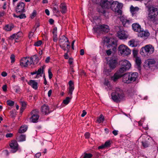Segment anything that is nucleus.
<instances>
[{"instance_id": "nucleus-1", "label": "nucleus", "mask_w": 158, "mask_h": 158, "mask_svg": "<svg viewBox=\"0 0 158 158\" xmlns=\"http://www.w3.org/2000/svg\"><path fill=\"white\" fill-rule=\"evenodd\" d=\"M148 12L147 17L148 22L154 23L156 20V17L158 15V9L151 6L147 7Z\"/></svg>"}, {"instance_id": "nucleus-2", "label": "nucleus", "mask_w": 158, "mask_h": 158, "mask_svg": "<svg viewBox=\"0 0 158 158\" xmlns=\"http://www.w3.org/2000/svg\"><path fill=\"white\" fill-rule=\"evenodd\" d=\"M118 58L116 56H113L108 62L110 69H105L104 72L107 76L109 75L110 73L116 67L118 63Z\"/></svg>"}, {"instance_id": "nucleus-3", "label": "nucleus", "mask_w": 158, "mask_h": 158, "mask_svg": "<svg viewBox=\"0 0 158 158\" xmlns=\"http://www.w3.org/2000/svg\"><path fill=\"white\" fill-rule=\"evenodd\" d=\"M138 77V74L136 72L127 73L123 74L122 80L124 83H130L135 81Z\"/></svg>"}, {"instance_id": "nucleus-4", "label": "nucleus", "mask_w": 158, "mask_h": 158, "mask_svg": "<svg viewBox=\"0 0 158 158\" xmlns=\"http://www.w3.org/2000/svg\"><path fill=\"white\" fill-rule=\"evenodd\" d=\"M124 97V94L122 90L119 88H116L114 91L111 94V98L115 102H120Z\"/></svg>"}, {"instance_id": "nucleus-5", "label": "nucleus", "mask_w": 158, "mask_h": 158, "mask_svg": "<svg viewBox=\"0 0 158 158\" xmlns=\"http://www.w3.org/2000/svg\"><path fill=\"white\" fill-rule=\"evenodd\" d=\"M111 9L115 13L118 14V15H121L122 14L121 9L123 7L122 3H119L118 2L111 1Z\"/></svg>"}, {"instance_id": "nucleus-6", "label": "nucleus", "mask_w": 158, "mask_h": 158, "mask_svg": "<svg viewBox=\"0 0 158 158\" xmlns=\"http://www.w3.org/2000/svg\"><path fill=\"white\" fill-rule=\"evenodd\" d=\"M154 51V48L152 45H147L141 48L140 53L142 55L145 56L153 53Z\"/></svg>"}, {"instance_id": "nucleus-7", "label": "nucleus", "mask_w": 158, "mask_h": 158, "mask_svg": "<svg viewBox=\"0 0 158 158\" xmlns=\"http://www.w3.org/2000/svg\"><path fill=\"white\" fill-rule=\"evenodd\" d=\"M95 33H100L101 31L108 32L110 30L109 26L106 25H98L93 28Z\"/></svg>"}, {"instance_id": "nucleus-8", "label": "nucleus", "mask_w": 158, "mask_h": 158, "mask_svg": "<svg viewBox=\"0 0 158 158\" xmlns=\"http://www.w3.org/2000/svg\"><path fill=\"white\" fill-rule=\"evenodd\" d=\"M118 49L119 52L123 56L128 55L131 53V50L127 46L123 44L120 45Z\"/></svg>"}, {"instance_id": "nucleus-9", "label": "nucleus", "mask_w": 158, "mask_h": 158, "mask_svg": "<svg viewBox=\"0 0 158 158\" xmlns=\"http://www.w3.org/2000/svg\"><path fill=\"white\" fill-rule=\"evenodd\" d=\"M156 62L155 59H148L145 61L144 66L146 68H150L156 65Z\"/></svg>"}, {"instance_id": "nucleus-10", "label": "nucleus", "mask_w": 158, "mask_h": 158, "mask_svg": "<svg viewBox=\"0 0 158 158\" xmlns=\"http://www.w3.org/2000/svg\"><path fill=\"white\" fill-rule=\"evenodd\" d=\"M38 111L37 110H32L31 113V116L30 118V120L31 122L36 123L38 120L39 116L38 115Z\"/></svg>"}, {"instance_id": "nucleus-11", "label": "nucleus", "mask_w": 158, "mask_h": 158, "mask_svg": "<svg viewBox=\"0 0 158 158\" xmlns=\"http://www.w3.org/2000/svg\"><path fill=\"white\" fill-rule=\"evenodd\" d=\"M25 5L24 2H19L15 8V11L17 13H20L25 12Z\"/></svg>"}, {"instance_id": "nucleus-12", "label": "nucleus", "mask_w": 158, "mask_h": 158, "mask_svg": "<svg viewBox=\"0 0 158 158\" xmlns=\"http://www.w3.org/2000/svg\"><path fill=\"white\" fill-rule=\"evenodd\" d=\"M117 37L120 39L123 40L128 37L127 32L123 30H120L117 33Z\"/></svg>"}, {"instance_id": "nucleus-13", "label": "nucleus", "mask_w": 158, "mask_h": 158, "mask_svg": "<svg viewBox=\"0 0 158 158\" xmlns=\"http://www.w3.org/2000/svg\"><path fill=\"white\" fill-rule=\"evenodd\" d=\"M150 33L148 31H144L143 28L138 32V34L139 37L144 39H147Z\"/></svg>"}, {"instance_id": "nucleus-14", "label": "nucleus", "mask_w": 158, "mask_h": 158, "mask_svg": "<svg viewBox=\"0 0 158 158\" xmlns=\"http://www.w3.org/2000/svg\"><path fill=\"white\" fill-rule=\"evenodd\" d=\"M111 1L110 2L108 0H101L100 1V6L103 8L108 9L111 6Z\"/></svg>"}, {"instance_id": "nucleus-15", "label": "nucleus", "mask_w": 158, "mask_h": 158, "mask_svg": "<svg viewBox=\"0 0 158 158\" xmlns=\"http://www.w3.org/2000/svg\"><path fill=\"white\" fill-rule=\"evenodd\" d=\"M10 146L11 148V151L12 153H15L18 150V144L16 140L12 141Z\"/></svg>"}, {"instance_id": "nucleus-16", "label": "nucleus", "mask_w": 158, "mask_h": 158, "mask_svg": "<svg viewBox=\"0 0 158 158\" xmlns=\"http://www.w3.org/2000/svg\"><path fill=\"white\" fill-rule=\"evenodd\" d=\"M120 19L124 27H128L132 23L131 20H128L123 16L120 17Z\"/></svg>"}, {"instance_id": "nucleus-17", "label": "nucleus", "mask_w": 158, "mask_h": 158, "mask_svg": "<svg viewBox=\"0 0 158 158\" xmlns=\"http://www.w3.org/2000/svg\"><path fill=\"white\" fill-rule=\"evenodd\" d=\"M120 63L121 66L128 70L131 66V64L129 62L126 60L121 61Z\"/></svg>"}, {"instance_id": "nucleus-18", "label": "nucleus", "mask_w": 158, "mask_h": 158, "mask_svg": "<svg viewBox=\"0 0 158 158\" xmlns=\"http://www.w3.org/2000/svg\"><path fill=\"white\" fill-rule=\"evenodd\" d=\"M66 43H69L68 38L64 35L62 36L61 38L59 40L60 46H61L63 47V45L64 44Z\"/></svg>"}, {"instance_id": "nucleus-19", "label": "nucleus", "mask_w": 158, "mask_h": 158, "mask_svg": "<svg viewBox=\"0 0 158 158\" xmlns=\"http://www.w3.org/2000/svg\"><path fill=\"white\" fill-rule=\"evenodd\" d=\"M30 60L31 61L33 64H37L39 61V58L37 55H35L30 58Z\"/></svg>"}, {"instance_id": "nucleus-20", "label": "nucleus", "mask_w": 158, "mask_h": 158, "mask_svg": "<svg viewBox=\"0 0 158 158\" xmlns=\"http://www.w3.org/2000/svg\"><path fill=\"white\" fill-rule=\"evenodd\" d=\"M132 26L134 30L138 32L142 29L141 27L137 23L133 24Z\"/></svg>"}, {"instance_id": "nucleus-21", "label": "nucleus", "mask_w": 158, "mask_h": 158, "mask_svg": "<svg viewBox=\"0 0 158 158\" xmlns=\"http://www.w3.org/2000/svg\"><path fill=\"white\" fill-rule=\"evenodd\" d=\"M41 110L42 112L45 114L50 113L49 107L48 106L46 105H44L42 106Z\"/></svg>"}, {"instance_id": "nucleus-22", "label": "nucleus", "mask_w": 158, "mask_h": 158, "mask_svg": "<svg viewBox=\"0 0 158 158\" xmlns=\"http://www.w3.org/2000/svg\"><path fill=\"white\" fill-rule=\"evenodd\" d=\"M69 44L70 43H64V44L63 45V47H62L61 46H60L64 51H66L67 52H69V49L70 48V45Z\"/></svg>"}, {"instance_id": "nucleus-23", "label": "nucleus", "mask_w": 158, "mask_h": 158, "mask_svg": "<svg viewBox=\"0 0 158 158\" xmlns=\"http://www.w3.org/2000/svg\"><path fill=\"white\" fill-rule=\"evenodd\" d=\"M135 61L136 65L137 66V68L139 70H140L141 64V59L138 57H136L135 58Z\"/></svg>"}, {"instance_id": "nucleus-24", "label": "nucleus", "mask_w": 158, "mask_h": 158, "mask_svg": "<svg viewBox=\"0 0 158 158\" xmlns=\"http://www.w3.org/2000/svg\"><path fill=\"white\" fill-rule=\"evenodd\" d=\"M28 84L34 89H36L37 88L38 83L35 81L31 80L28 83Z\"/></svg>"}, {"instance_id": "nucleus-25", "label": "nucleus", "mask_w": 158, "mask_h": 158, "mask_svg": "<svg viewBox=\"0 0 158 158\" xmlns=\"http://www.w3.org/2000/svg\"><path fill=\"white\" fill-rule=\"evenodd\" d=\"M129 44L130 46L134 47L137 46L139 44V43L134 40H132L129 41Z\"/></svg>"}, {"instance_id": "nucleus-26", "label": "nucleus", "mask_w": 158, "mask_h": 158, "mask_svg": "<svg viewBox=\"0 0 158 158\" xmlns=\"http://www.w3.org/2000/svg\"><path fill=\"white\" fill-rule=\"evenodd\" d=\"M122 77L117 72L114 73L113 76L111 77V80L114 82L116 81L117 80Z\"/></svg>"}, {"instance_id": "nucleus-27", "label": "nucleus", "mask_w": 158, "mask_h": 158, "mask_svg": "<svg viewBox=\"0 0 158 158\" xmlns=\"http://www.w3.org/2000/svg\"><path fill=\"white\" fill-rule=\"evenodd\" d=\"M57 27H55L54 28L52 31V33L53 34V40L54 42H56L57 40Z\"/></svg>"}, {"instance_id": "nucleus-28", "label": "nucleus", "mask_w": 158, "mask_h": 158, "mask_svg": "<svg viewBox=\"0 0 158 158\" xmlns=\"http://www.w3.org/2000/svg\"><path fill=\"white\" fill-rule=\"evenodd\" d=\"M127 70H128L121 66V68L118 70L116 72L118 74H119L120 76L123 77V73Z\"/></svg>"}, {"instance_id": "nucleus-29", "label": "nucleus", "mask_w": 158, "mask_h": 158, "mask_svg": "<svg viewBox=\"0 0 158 158\" xmlns=\"http://www.w3.org/2000/svg\"><path fill=\"white\" fill-rule=\"evenodd\" d=\"M26 63V58H23L20 61V65L23 67H27V64Z\"/></svg>"}, {"instance_id": "nucleus-30", "label": "nucleus", "mask_w": 158, "mask_h": 158, "mask_svg": "<svg viewBox=\"0 0 158 158\" xmlns=\"http://www.w3.org/2000/svg\"><path fill=\"white\" fill-rule=\"evenodd\" d=\"M60 8L61 9V11L62 13H66L67 9L66 6L64 4H61L60 5Z\"/></svg>"}, {"instance_id": "nucleus-31", "label": "nucleus", "mask_w": 158, "mask_h": 158, "mask_svg": "<svg viewBox=\"0 0 158 158\" xmlns=\"http://www.w3.org/2000/svg\"><path fill=\"white\" fill-rule=\"evenodd\" d=\"M27 126H22L20 128L19 132L20 133H24L27 131Z\"/></svg>"}, {"instance_id": "nucleus-32", "label": "nucleus", "mask_w": 158, "mask_h": 158, "mask_svg": "<svg viewBox=\"0 0 158 158\" xmlns=\"http://www.w3.org/2000/svg\"><path fill=\"white\" fill-rule=\"evenodd\" d=\"M138 10L139 8L137 7H134L132 6L130 7V11L133 15L134 14H135L137 11H138Z\"/></svg>"}, {"instance_id": "nucleus-33", "label": "nucleus", "mask_w": 158, "mask_h": 158, "mask_svg": "<svg viewBox=\"0 0 158 158\" xmlns=\"http://www.w3.org/2000/svg\"><path fill=\"white\" fill-rule=\"evenodd\" d=\"M45 68V66L44 65L39 69L37 71V75H39L41 74H43L44 71V69Z\"/></svg>"}, {"instance_id": "nucleus-34", "label": "nucleus", "mask_w": 158, "mask_h": 158, "mask_svg": "<svg viewBox=\"0 0 158 158\" xmlns=\"http://www.w3.org/2000/svg\"><path fill=\"white\" fill-rule=\"evenodd\" d=\"M13 27V26L11 25H7L4 27V29L7 31H10Z\"/></svg>"}, {"instance_id": "nucleus-35", "label": "nucleus", "mask_w": 158, "mask_h": 158, "mask_svg": "<svg viewBox=\"0 0 158 158\" xmlns=\"http://www.w3.org/2000/svg\"><path fill=\"white\" fill-rule=\"evenodd\" d=\"M104 120V118L103 116L101 114L99 118L97 120V121L99 123H102L103 122Z\"/></svg>"}, {"instance_id": "nucleus-36", "label": "nucleus", "mask_w": 158, "mask_h": 158, "mask_svg": "<svg viewBox=\"0 0 158 158\" xmlns=\"http://www.w3.org/2000/svg\"><path fill=\"white\" fill-rule=\"evenodd\" d=\"M18 139L19 141H23L25 140L26 137L25 135H21L18 137Z\"/></svg>"}, {"instance_id": "nucleus-37", "label": "nucleus", "mask_w": 158, "mask_h": 158, "mask_svg": "<svg viewBox=\"0 0 158 158\" xmlns=\"http://www.w3.org/2000/svg\"><path fill=\"white\" fill-rule=\"evenodd\" d=\"M71 99V98L69 97H67L66 99L63 101V103L65 105L68 104Z\"/></svg>"}, {"instance_id": "nucleus-38", "label": "nucleus", "mask_w": 158, "mask_h": 158, "mask_svg": "<svg viewBox=\"0 0 158 158\" xmlns=\"http://www.w3.org/2000/svg\"><path fill=\"white\" fill-rule=\"evenodd\" d=\"M16 36V39H17L19 38L22 36L23 33L21 31H19L16 34H15Z\"/></svg>"}, {"instance_id": "nucleus-39", "label": "nucleus", "mask_w": 158, "mask_h": 158, "mask_svg": "<svg viewBox=\"0 0 158 158\" xmlns=\"http://www.w3.org/2000/svg\"><path fill=\"white\" fill-rule=\"evenodd\" d=\"M36 15H37L36 11L35 10H33V12L31 14V16H30V17L31 18V19H33L36 16Z\"/></svg>"}, {"instance_id": "nucleus-40", "label": "nucleus", "mask_w": 158, "mask_h": 158, "mask_svg": "<svg viewBox=\"0 0 158 158\" xmlns=\"http://www.w3.org/2000/svg\"><path fill=\"white\" fill-rule=\"evenodd\" d=\"M11 60V62L12 63H14L15 61V56L13 54H12L10 57Z\"/></svg>"}, {"instance_id": "nucleus-41", "label": "nucleus", "mask_w": 158, "mask_h": 158, "mask_svg": "<svg viewBox=\"0 0 158 158\" xmlns=\"http://www.w3.org/2000/svg\"><path fill=\"white\" fill-rule=\"evenodd\" d=\"M20 102L21 104L22 107L21 108L23 109H25L26 106V104L25 102L24 101H20Z\"/></svg>"}, {"instance_id": "nucleus-42", "label": "nucleus", "mask_w": 158, "mask_h": 158, "mask_svg": "<svg viewBox=\"0 0 158 158\" xmlns=\"http://www.w3.org/2000/svg\"><path fill=\"white\" fill-rule=\"evenodd\" d=\"M143 146L144 148H147L148 147L149 144L148 142H142Z\"/></svg>"}, {"instance_id": "nucleus-43", "label": "nucleus", "mask_w": 158, "mask_h": 158, "mask_svg": "<svg viewBox=\"0 0 158 158\" xmlns=\"http://www.w3.org/2000/svg\"><path fill=\"white\" fill-rule=\"evenodd\" d=\"M138 50L135 49H134L133 50V54L135 58L136 57H137V56L138 53Z\"/></svg>"}, {"instance_id": "nucleus-44", "label": "nucleus", "mask_w": 158, "mask_h": 158, "mask_svg": "<svg viewBox=\"0 0 158 158\" xmlns=\"http://www.w3.org/2000/svg\"><path fill=\"white\" fill-rule=\"evenodd\" d=\"M42 43V41L41 40H39L36 42H35L34 44V45L36 46H39Z\"/></svg>"}, {"instance_id": "nucleus-45", "label": "nucleus", "mask_w": 158, "mask_h": 158, "mask_svg": "<svg viewBox=\"0 0 158 158\" xmlns=\"http://www.w3.org/2000/svg\"><path fill=\"white\" fill-rule=\"evenodd\" d=\"M7 103V105L10 106H13L14 104V102L10 100H8Z\"/></svg>"}, {"instance_id": "nucleus-46", "label": "nucleus", "mask_w": 158, "mask_h": 158, "mask_svg": "<svg viewBox=\"0 0 158 158\" xmlns=\"http://www.w3.org/2000/svg\"><path fill=\"white\" fill-rule=\"evenodd\" d=\"M74 89V87H69L68 93L71 95L72 94V92Z\"/></svg>"}, {"instance_id": "nucleus-47", "label": "nucleus", "mask_w": 158, "mask_h": 158, "mask_svg": "<svg viewBox=\"0 0 158 158\" xmlns=\"http://www.w3.org/2000/svg\"><path fill=\"white\" fill-rule=\"evenodd\" d=\"M92 156V155L90 153L89 154H87L85 153V156L83 157V158H90Z\"/></svg>"}, {"instance_id": "nucleus-48", "label": "nucleus", "mask_w": 158, "mask_h": 158, "mask_svg": "<svg viewBox=\"0 0 158 158\" xmlns=\"http://www.w3.org/2000/svg\"><path fill=\"white\" fill-rule=\"evenodd\" d=\"M48 76L50 79H51L52 77V74L51 71L50 69H49L48 70Z\"/></svg>"}, {"instance_id": "nucleus-49", "label": "nucleus", "mask_w": 158, "mask_h": 158, "mask_svg": "<svg viewBox=\"0 0 158 158\" xmlns=\"http://www.w3.org/2000/svg\"><path fill=\"white\" fill-rule=\"evenodd\" d=\"M19 18L21 19L25 18H26V16L25 14H22L20 15H19Z\"/></svg>"}, {"instance_id": "nucleus-50", "label": "nucleus", "mask_w": 158, "mask_h": 158, "mask_svg": "<svg viewBox=\"0 0 158 158\" xmlns=\"http://www.w3.org/2000/svg\"><path fill=\"white\" fill-rule=\"evenodd\" d=\"M27 57H26L25 58H26V62H27L26 63L27 64V66L28 65H31L32 64H33V63H32L31 61L30 60V61H29V60L27 59Z\"/></svg>"}, {"instance_id": "nucleus-51", "label": "nucleus", "mask_w": 158, "mask_h": 158, "mask_svg": "<svg viewBox=\"0 0 158 158\" xmlns=\"http://www.w3.org/2000/svg\"><path fill=\"white\" fill-rule=\"evenodd\" d=\"M110 144V141H106L104 143V145L105 147H109Z\"/></svg>"}, {"instance_id": "nucleus-52", "label": "nucleus", "mask_w": 158, "mask_h": 158, "mask_svg": "<svg viewBox=\"0 0 158 158\" xmlns=\"http://www.w3.org/2000/svg\"><path fill=\"white\" fill-rule=\"evenodd\" d=\"M69 87H74L73 83L72 81H70L69 82Z\"/></svg>"}, {"instance_id": "nucleus-53", "label": "nucleus", "mask_w": 158, "mask_h": 158, "mask_svg": "<svg viewBox=\"0 0 158 158\" xmlns=\"http://www.w3.org/2000/svg\"><path fill=\"white\" fill-rule=\"evenodd\" d=\"M13 135L12 133H7L6 135V137L7 138L11 137L13 136Z\"/></svg>"}, {"instance_id": "nucleus-54", "label": "nucleus", "mask_w": 158, "mask_h": 158, "mask_svg": "<svg viewBox=\"0 0 158 158\" xmlns=\"http://www.w3.org/2000/svg\"><path fill=\"white\" fill-rule=\"evenodd\" d=\"M106 52L108 56H109L111 54L112 52L110 49L106 50Z\"/></svg>"}, {"instance_id": "nucleus-55", "label": "nucleus", "mask_w": 158, "mask_h": 158, "mask_svg": "<svg viewBox=\"0 0 158 158\" xmlns=\"http://www.w3.org/2000/svg\"><path fill=\"white\" fill-rule=\"evenodd\" d=\"M85 136L86 138L88 139L89 137L90 134L88 132H86L85 134Z\"/></svg>"}, {"instance_id": "nucleus-56", "label": "nucleus", "mask_w": 158, "mask_h": 158, "mask_svg": "<svg viewBox=\"0 0 158 158\" xmlns=\"http://www.w3.org/2000/svg\"><path fill=\"white\" fill-rule=\"evenodd\" d=\"M50 57L48 56L45 59V61L46 63H48L50 62Z\"/></svg>"}, {"instance_id": "nucleus-57", "label": "nucleus", "mask_w": 158, "mask_h": 158, "mask_svg": "<svg viewBox=\"0 0 158 158\" xmlns=\"http://www.w3.org/2000/svg\"><path fill=\"white\" fill-rule=\"evenodd\" d=\"M53 11H54L55 12H56V13H58L60 12L59 10H57V8L55 7H53Z\"/></svg>"}, {"instance_id": "nucleus-58", "label": "nucleus", "mask_w": 158, "mask_h": 158, "mask_svg": "<svg viewBox=\"0 0 158 158\" xmlns=\"http://www.w3.org/2000/svg\"><path fill=\"white\" fill-rule=\"evenodd\" d=\"M68 52H67H67L66 53H65V54L64 55V58L65 59H68V58H69V56H68Z\"/></svg>"}, {"instance_id": "nucleus-59", "label": "nucleus", "mask_w": 158, "mask_h": 158, "mask_svg": "<svg viewBox=\"0 0 158 158\" xmlns=\"http://www.w3.org/2000/svg\"><path fill=\"white\" fill-rule=\"evenodd\" d=\"M33 33L31 31L29 32V39L31 38L33 35Z\"/></svg>"}, {"instance_id": "nucleus-60", "label": "nucleus", "mask_w": 158, "mask_h": 158, "mask_svg": "<svg viewBox=\"0 0 158 158\" xmlns=\"http://www.w3.org/2000/svg\"><path fill=\"white\" fill-rule=\"evenodd\" d=\"M2 89L4 91H6L7 90V86L6 85H4L2 87Z\"/></svg>"}, {"instance_id": "nucleus-61", "label": "nucleus", "mask_w": 158, "mask_h": 158, "mask_svg": "<svg viewBox=\"0 0 158 158\" xmlns=\"http://www.w3.org/2000/svg\"><path fill=\"white\" fill-rule=\"evenodd\" d=\"M10 37L11 39H16V36L15 34H13V35H12L10 36Z\"/></svg>"}, {"instance_id": "nucleus-62", "label": "nucleus", "mask_w": 158, "mask_h": 158, "mask_svg": "<svg viewBox=\"0 0 158 158\" xmlns=\"http://www.w3.org/2000/svg\"><path fill=\"white\" fill-rule=\"evenodd\" d=\"M118 131L114 130L112 131V133L114 135H118Z\"/></svg>"}, {"instance_id": "nucleus-63", "label": "nucleus", "mask_w": 158, "mask_h": 158, "mask_svg": "<svg viewBox=\"0 0 158 158\" xmlns=\"http://www.w3.org/2000/svg\"><path fill=\"white\" fill-rule=\"evenodd\" d=\"M41 153H40V152L38 153H37L35 155V156L37 158H39V157H40V156H41Z\"/></svg>"}, {"instance_id": "nucleus-64", "label": "nucleus", "mask_w": 158, "mask_h": 158, "mask_svg": "<svg viewBox=\"0 0 158 158\" xmlns=\"http://www.w3.org/2000/svg\"><path fill=\"white\" fill-rule=\"evenodd\" d=\"M1 75L3 77H6L7 75V73L5 72H3L1 74Z\"/></svg>"}]
</instances>
